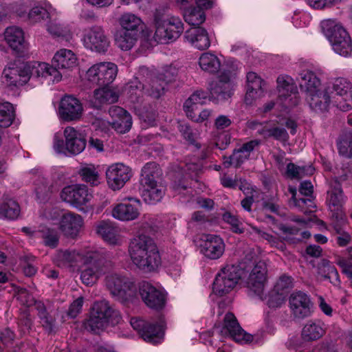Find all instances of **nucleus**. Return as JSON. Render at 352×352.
Masks as SVG:
<instances>
[{
  "label": "nucleus",
  "mask_w": 352,
  "mask_h": 352,
  "mask_svg": "<svg viewBox=\"0 0 352 352\" xmlns=\"http://www.w3.org/2000/svg\"><path fill=\"white\" fill-rule=\"evenodd\" d=\"M85 268L80 274L82 282L86 285H92L102 275L105 277V285L112 296L122 303L132 302L136 298L138 292L135 282L126 276L116 272L109 273L111 264L98 259V254L94 260L88 264H82Z\"/></svg>",
  "instance_id": "1"
},
{
  "label": "nucleus",
  "mask_w": 352,
  "mask_h": 352,
  "mask_svg": "<svg viewBox=\"0 0 352 352\" xmlns=\"http://www.w3.org/2000/svg\"><path fill=\"white\" fill-rule=\"evenodd\" d=\"M234 76L231 72L223 71L209 84L210 94L203 90L194 92L184 104L186 116L197 122L207 120L211 116L212 111L206 109L197 113V105L204 104L208 100L217 103L229 99L234 91Z\"/></svg>",
  "instance_id": "2"
},
{
  "label": "nucleus",
  "mask_w": 352,
  "mask_h": 352,
  "mask_svg": "<svg viewBox=\"0 0 352 352\" xmlns=\"http://www.w3.org/2000/svg\"><path fill=\"white\" fill-rule=\"evenodd\" d=\"M310 109L318 114L329 111L331 106L342 111L352 109V82L343 77L333 78L328 87L306 96Z\"/></svg>",
  "instance_id": "3"
},
{
  "label": "nucleus",
  "mask_w": 352,
  "mask_h": 352,
  "mask_svg": "<svg viewBox=\"0 0 352 352\" xmlns=\"http://www.w3.org/2000/svg\"><path fill=\"white\" fill-rule=\"evenodd\" d=\"M310 109L318 114L329 111L331 106L342 111L352 109V82L343 77L333 78L328 87L306 96Z\"/></svg>",
  "instance_id": "4"
},
{
  "label": "nucleus",
  "mask_w": 352,
  "mask_h": 352,
  "mask_svg": "<svg viewBox=\"0 0 352 352\" xmlns=\"http://www.w3.org/2000/svg\"><path fill=\"white\" fill-rule=\"evenodd\" d=\"M128 253L132 264L144 273L157 272L162 258L153 240L146 234H138L130 241Z\"/></svg>",
  "instance_id": "5"
},
{
  "label": "nucleus",
  "mask_w": 352,
  "mask_h": 352,
  "mask_svg": "<svg viewBox=\"0 0 352 352\" xmlns=\"http://www.w3.org/2000/svg\"><path fill=\"white\" fill-rule=\"evenodd\" d=\"M153 25L155 28L153 38L160 44L175 41L184 32L182 19L163 8H159L154 12Z\"/></svg>",
  "instance_id": "6"
},
{
  "label": "nucleus",
  "mask_w": 352,
  "mask_h": 352,
  "mask_svg": "<svg viewBox=\"0 0 352 352\" xmlns=\"http://www.w3.org/2000/svg\"><path fill=\"white\" fill-rule=\"evenodd\" d=\"M267 266L265 262H258L252 270L246 281L249 294L265 300L270 308L280 307L285 302L286 296L283 293L276 292L273 289L267 296L264 290L267 282Z\"/></svg>",
  "instance_id": "7"
},
{
  "label": "nucleus",
  "mask_w": 352,
  "mask_h": 352,
  "mask_svg": "<svg viewBox=\"0 0 352 352\" xmlns=\"http://www.w3.org/2000/svg\"><path fill=\"white\" fill-rule=\"evenodd\" d=\"M63 139L57 134L54 137L53 149L56 153L72 157L85 151L87 146L86 135L80 129L67 126L63 129Z\"/></svg>",
  "instance_id": "8"
},
{
  "label": "nucleus",
  "mask_w": 352,
  "mask_h": 352,
  "mask_svg": "<svg viewBox=\"0 0 352 352\" xmlns=\"http://www.w3.org/2000/svg\"><path fill=\"white\" fill-rule=\"evenodd\" d=\"M45 218L50 226L58 231L59 229L65 236L74 239L79 234L84 225L82 217L72 212H62L57 208H52L44 213Z\"/></svg>",
  "instance_id": "9"
},
{
  "label": "nucleus",
  "mask_w": 352,
  "mask_h": 352,
  "mask_svg": "<svg viewBox=\"0 0 352 352\" xmlns=\"http://www.w3.org/2000/svg\"><path fill=\"white\" fill-rule=\"evenodd\" d=\"M321 28L336 54L344 57L352 54L351 38L338 22L333 19L324 20L321 22Z\"/></svg>",
  "instance_id": "10"
},
{
  "label": "nucleus",
  "mask_w": 352,
  "mask_h": 352,
  "mask_svg": "<svg viewBox=\"0 0 352 352\" xmlns=\"http://www.w3.org/2000/svg\"><path fill=\"white\" fill-rule=\"evenodd\" d=\"M158 169L155 162L146 164L142 169V197L148 204H155L160 201L165 193V188L155 180Z\"/></svg>",
  "instance_id": "11"
},
{
  "label": "nucleus",
  "mask_w": 352,
  "mask_h": 352,
  "mask_svg": "<svg viewBox=\"0 0 352 352\" xmlns=\"http://www.w3.org/2000/svg\"><path fill=\"white\" fill-rule=\"evenodd\" d=\"M121 319L118 311L112 309L105 300L95 302L89 318L85 323V328L94 333H98L107 324L115 325Z\"/></svg>",
  "instance_id": "12"
},
{
  "label": "nucleus",
  "mask_w": 352,
  "mask_h": 352,
  "mask_svg": "<svg viewBox=\"0 0 352 352\" xmlns=\"http://www.w3.org/2000/svg\"><path fill=\"white\" fill-rule=\"evenodd\" d=\"M60 198L78 210L85 212L91 207L93 195L86 185L75 184L65 186L60 192Z\"/></svg>",
  "instance_id": "13"
},
{
  "label": "nucleus",
  "mask_w": 352,
  "mask_h": 352,
  "mask_svg": "<svg viewBox=\"0 0 352 352\" xmlns=\"http://www.w3.org/2000/svg\"><path fill=\"white\" fill-rule=\"evenodd\" d=\"M124 94L134 104L133 108L140 119L148 125H153L156 118L155 111L142 109L140 107L145 94L144 85H142L138 78H135L124 87Z\"/></svg>",
  "instance_id": "14"
},
{
  "label": "nucleus",
  "mask_w": 352,
  "mask_h": 352,
  "mask_svg": "<svg viewBox=\"0 0 352 352\" xmlns=\"http://www.w3.org/2000/svg\"><path fill=\"white\" fill-rule=\"evenodd\" d=\"M19 8L16 12L21 16L25 14L27 10L30 8L28 18L33 23H40L47 19L60 14V11L45 0L40 1L23 0L19 3Z\"/></svg>",
  "instance_id": "15"
},
{
  "label": "nucleus",
  "mask_w": 352,
  "mask_h": 352,
  "mask_svg": "<svg viewBox=\"0 0 352 352\" xmlns=\"http://www.w3.org/2000/svg\"><path fill=\"white\" fill-rule=\"evenodd\" d=\"M80 41L87 50L99 54H105L110 47V40L100 25H95L85 28Z\"/></svg>",
  "instance_id": "16"
},
{
  "label": "nucleus",
  "mask_w": 352,
  "mask_h": 352,
  "mask_svg": "<svg viewBox=\"0 0 352 352\" xmlns=\"http://www.w3.org/2000/svg\"><path fill=\"white\" fill-rule=\"evenodd\" d=\"M212 333L222 337H230L236 342L241 344L254 342L253 336L247 333L241 329L232 313H227L223 316L222 324H215Z\"/></svg>",
  "instance_id": "17"
},
{
  "label": "nucleus",
  "mask_w": 352,
  "mask_h": 352,
  "mask_svg": "<svg viewBox=\"0 0 352 352\" xmlns=\"http://www.w3.org/2000/svg\"><path fill=\"white\" fill-rule=\"evenodd\" d=\"M130 324L147 342L157 344L160 343L164 336L165 322L160 318L156 324L147 322L139 317L130 319Z\"/></svg>",
  "instance_id": "18"
},
{
  "label": "nucleus",
  "mask_w": 352,
  "mask_h": 352,
  "mask_svg": "<svg viewBox=\"0 0 352 352\" xmlns=\"http://www.w3.org/2000/svg\"><path fill=\"white\" fill-rule=\"evenodd\" d=\"M242 271L238 265H227L217 275L213 283V292L223 296L230 292L241 278Z\"/></svg>",
  "instance_id": "19"
},
{
  "label": "nucleus",
  "mask_w": 352,
  "mask_h": 352,
  "mask_svg": "<svg viewBox=\"0 0 352 352\" xmlns=\"http://www.w3.org/2000/svg\"><path fill=\"white\" fill-rule=\"evenodd\" d=\"M276 90L283 107L293 108L298 104L300 97L294 79L287 74H280L276 79Z\"/></svg>",
  "instance_id": "20"
},
{
  "label": "nucleus",
  "mask_w": 352,
  "mask_h": 352,
  "mask_svg": "<svg viewBox=\"0 0 352 352\" xmlns=\"http://www.w3.org/2000/svg\"><path fill=\"white\" fill-rule=\"evenodd\" d=\"M118 71V66L112 62L96 63L87 70L85 79L92 84L107 85L116 79Z\"/></svg>",
  "instance_id": "21"
},
{
  "label": "nucleus",
  "mask_w": 352,
  "mask_h": 352,
  "mask_svg": "<svg viewBox=\"0 0 352 352\" xmlns=\"http://www.w3.org/2000/svg\"><path fill=\"white\" fill-rule=\"evenodd\" d=\"M96 257V252L84 250H59L54 258L55 263L61 267L78 269L82 264H88Z\"/></svg>",
  "instance_id": "22"
},
{
  "label": "nucleus",
  "mask_w": 352,
  "mask_h": 352,
  "mask_svg": "<svg viewBox=\"0 0 352 352\" xmlns=\"http://www.w3.org/2000/svg\"><path fill=\"white\" fill-rule=\"evenodd\" d=\"M29 80L32 78L41 83L45 81L52 83L58 82L62 79V74L53 64L46 62L33 61L26 63Z\"/></svg>",
  "instance_id": "23"
},
{
  "label": "nucleus",
  "mask_w": 352,
  "mask_h": 352,
  "mask_svg": "<svg viewBox=\"0 0 352 352\" xmlns=\"http://www.w3.org/2000/svg\"><path fill=\"white\" fill-rule=\"evenodd\" d=\"M195 244L204 257L216 260L222 256L226 245L221 237L216 234H204L195 240Z\"/></svg>",
  "instance_id": "24"
},
{
  "label": "nucleus",
  "mask_w": 352,
  "mask_h": 352,
  "mask_svg": "<svg viewBox=\"0 0 352 352\" xmlns=\"http://www.w3.org/2000/svg\"><path fill=\"white\" fill-rule=\"evenodd\" d=\"M133 175L131 168L122 162L110 164L105 172L107 185L113 191L122 188Z\"/></svg>",
  "instance_id": "25"
},
{
  "label": "nucleus",
  "mask_w": 352,
  "mask_h": 352,
  "mask_svg": "<svg viewBox=\"0 0 352 352\" xmlns=\"http://www.w3.org/2000/svg\"><path fill=\"white\" fill-rule=\"evenodd\" d=\"M141 206L139 199L133 197L125 198L122 202L113 206L111 216L120 221H134L140 214Z\"/></svg>",
  "instance_id": "26"
},
{
  "label": "nucleus",
  "mask_w": 352,
  "mask_h": 352,
  "mask_svg": "<svg viewBox=\"0 0 352 352\" xmlns=\"http://www.w3.org/2000/svg\"><path fill=\"white\" fill-rule=\"evenodd\" d=\"M28 76L26 63L11 62L5 66L1 79L7 87H16L25 85L29 80Z\"/></svg>",
  "instance_id": "27"
},
{
  "label": "nucleus",
  "mask_w": 352,
  "mask_h": 352,
  "mask_svg": "<svg viewBox=\"0 0 352 352\" xmlns=\"http://www.w3.org/2000/svg\"><path fill=\"white\" fill-rule=\"evenodd\" d=\"M289 307L292 315L297 319L308 318L314 311V304L309 296L301 291L291 294Z\"/></svg>",
  "instance_id": "28"
},
{
  "label": "nucleus",
  "mask_w": 352,
  "mask_h": 352,
  "mask_svg": "<svg viewBox=\"0 0 352 352\" xmlns=\"http://www.w3.org/2000/svg\"><path fill=\"white\" fill-rule=\"evenodd\" d=\"M139 293L144 303L150 308L162 309L166 303L165 292L151 283L142 281L139 285Z\"/></svg>",
  "instance_id": "29"
},
{
  "label": "nucleus",
  "mask_w": 352,
  "mask_h": 352,
  "mask_svg": "<svg viewBox=\"0 0 352 352\" xmlns=\"http://www.w3.org/2000/svg\"><path fill=\"white\" fill-rule=\"evenodd\" d=\"M83 107L80 100L72 96H65L60 100L58 116L65 122L79 120L82 116Z\"/></svg>",
  "instance_id": "30"
},
{
  "label": "nucleus",
  "mask_w": 352,
  "mask_h": 352,
  "mask_svg": "<svg viewBox=\"0 0 352 352\" xmlns=\"http://www.w3.org/2000/svg\"><path fill=\"white\" fill-rule=\"evenodd\" d=\"M175 74V69L170 66L164 69V73L153 76L150 81L144 85L145 94L153 98H159L164 93L166 82L171 80Z\"/></svg>",
  "instance_id": "31"
},
{
  "label": "nucleus",
  "mask_w": 352,
  "mask_h": 352,
  "mask_svg": "<svg viewBox=\"0 0 352 352\" xmlns=\"http://www.w3.org/2000/svg\"><path fill=\"white\" fill-rule=\"evenodd\" d=\"M4 39L8 46L19 54H23L29 49V43L25 39V33L19 27H8L4 31Z\"/></svg>",
  "instance_id": "32"
},
{
  "label": "nucleus",
  "mask_w": 352,
  "mask_h": 352,
  "mask_svg": "<svg viewBox=\"0 0 352 352\" xmlns=\"http://www.w3.org/2000/svg\"><path fill=\"white\" fill-rule=\"evenodd\" d=\"M249 128L257 130V133L264 138H272L281 142L285 143L289 139L287 131L282 127L272 126L270 123L263 124L256 121L248 122Z\"/></svg>",
  "instance_id": "33"
},
{
  "label": "nucleus",
  "mask_w": 352,
  "mask_h": 352,
  "mask_svg": "<svg viewBox=\"0 0 352 352\" xmlns=\"http://www.w3.org/2000/svg\"><path fill=\"white\" fill-rule=\"evenodd\" d=\"M21 230L30 237L42 238L44 244L50 248H55L58 243V232L54 228H52L49 224L40 226L38 230L30 227H23Z\"/></svg>",
  "instance_id": "34"
},
{
  "label": "nucleus",
  "mask_w": 352,
  "mask_h": 352,
  "mask_svg": "<svg viewBox=\"0 0 352 352\" xmlns=\"http://www.w3.org/2000/svg\"><path fill=\"white\" fill-rule=\"evenodd\" d=\"M112 128L120 133L128 132L132 126V118L130 113L123 108L113 106L109 109Z\"/></svg>",
  "instance_id": "35"
},
{
  "label": "nucleus",
  "mask_w": 352,
  "mask_h": 352,
  "mask_svg": "<svg viewBox=\"0 0 352 352\" xmlns=\"http://www.w3.org/2000/svg\"><path fill=\"white\" fill-rule=\"evenodd\" d=\"M60 14L48 19L45 24V29L47 33L53 38H59L66 41L72 38L73 32L70 25L60 19Z\"/></svg>",
  "instance_id": "36"
},
{
  "label": "nucleus",
  "mask_w": 352,
  "mask_h": 352,
  "mask_svg": "<svg viewBox=\"0 0 352 352\" xmlns=\"http://www.w3.org/2000/svg\"><path fill=\"white\" fill-rule=\"evenodd\" d=\"M327 200L332 216L338 221L343 220L345 217L343 210L345 199L339 184L328 191Z\"/></svg>",
  "instance_id": "37"
},
{
  "label": "nucleus",
  "mask_w": 352,
  "mask_h": 352,
  "mask_svg": "<svg viewBox=\"0 0 352 352\" xmlns=\"http://www.w3.org/2000/svg\"><path fill=\"white\" fill-rule=\"evenodd\" d=\"M263 86L264 81L256 73L251 72L247 74V91L244 99L246 104H252L262 97Z\"/></svg>",
  "instance_id": "38"
},
{
  "label": "nucleus",
  "mask_w": 352,
  "mask_h": 352,
  "mask_svg": "<svg viewBox=\"0 0 352 352\" xmlns=\"http://www.w3.org/2000/svg\"><path fill=\"white\" fill-rule=\"evenodd\" d=\"M52 63L58 71L59 69L70 70L78 65V58L72 50L60 48L54 53Z\"/></svg>",
  "instance_id": "39"
},
{
  "label": "nucleus",
  "mask_w": 352,
  "mask_h": 352,
  "mask_svg": "<svg viewBox=\"0 0 352 352\" xmlns=\"http://www.w3.org/2000/svg\"><path fill=\"white\" fill-rule=\"evenodd\" d=\"M17 299L21 304L26 307L34 305L38 311V316L41 320L43 327L50 328L52 326V319H50L46 313L43 304L41 302H36L33 296L29 294L25 289H20L18 290Z\"/></svg>",
  "instance_id": "40"
},
{
  "label": "nucleus",
  "mask_w": 352,
  "mask_h": 352,
  "mask_svg": "<svg viewBox=\"0 0 352 352\" xmlns=\"http://www.w3.org/2000/svg\"><path fill=\"white\" fill-rule=\"evenodd\" d=\"M298 81L301 91L305 94V96L322 89L320 79L315 72L309 69H304L299 72Z\"/></svg>",
  "instance_id": "41"
},
{
  "label": "nucleus",
  "mask_w": 352,
  "mask_h": 352,
  "mask_svg": "<svg viewBox=\"0 0 352 352\" xmlns=\"http://www.w3.org/2000/svg\"><path fill=\"white\" fill-rule=\"evenodd\" d=\"M184 38L192 47L199 50L208 49L210 41L207 31L201 28H191L185 32Z\"/></svg>",
  "instance_id": "42"
},
{
  "label": "nucleus",
  "mask_w": 352,
  "mask_h": 352,
  "mask_svg": "<svg viewBox=\"0 0 352 352\" xmlns=\"http://www.w3.org/2000/svg\"><path fill=\"white\" fill-rule=\"evenodd\" d=\"M118 98V91L115 88L104 86L94 91L91 104L94 107L100 108L103 104L117 102Z\"/></svg>",
  "instance_id": "43"
},
{
  "label": "nucleus",
  "mask_w": 352,
  "mask_h": 352,
  "mask_svg": "<svg viewBox=\"0 0 352 352\" xmlns=\"http://www.w3.org/2000/svg\"><path fill=\"white\" fill-rule=\"evenodd\" d=\"M96 232L104 241L110 245H120L122 239L118 230L109 223L100 221L96 225Z\"/></svg>",
  "instance_id": "44"
},
{
  "label": "nucleus",
  "mask_w": 352,
  "mask_h": 352,
  "mask_svg": "<svg viewBox=\"0 0 352 352\" xmlns=\"http://www.w3.org/2000/svg\"><path fill=\"white\" fill-rule=\"evenodd\" d=\"M200 69L208 74H215L221 68V61L214 54L204 52L201 54L198 60Z\"/></svg>",
  "instance_id": "45"
},
{
  "label": "nucleus",
  "mask_w": 352,
  "mask_h": 352,
  "mask_svg": "<svg viewBox=\"0 0 352 352\" xmlns=\"http://www.w3.org/2000/svg\"><path fill=\"white\" fill-rule=\"evenodd\" d=\"M82 180L91 186H96L100 184V175L98 167L93 164H82L78 170Z\"/></svg>",
  "instance_id": "46"
},
{
  "label": "nucleus",
  "mask_w": 352,
  "mask_h": 352,
  "mask_svg": "<svg viewBox=\"0 0 352 352\" xmlns=\"http://www.w3.org/2000/svg\"><path fill=\"white\" fill-rule=\"evenodd\" d=\"M121 27L120 30L138 34L139 28L142 23V19L137 15L126 12L120 16L118 20Z\"/></svg>",
  "instance_id": "47"
},
{
  "label": "nucleus",
  "mask_w": 352,
  "mask_h": 352,
  "mask_svg": "<svg viewBox=\"0 0 352 352\" xmlns=\"http://www.w3.org/2000/svg\"><path fill=\"white\" fill-rule=\"evenodd\" d=\"M138 34L118 30L115 34V44L122 51L131 50L137 42Z\"/></svg>",
  "instance_id": "48"
},
{
  "label": "nucleus",
  "mask_w": 352,
  "mask_h": 352,
  "mask_svg": "<svg viewBox=\"0 0 352 352\" xmlns=\"http://www.w3.org/2000/svg\"><path fill=\"white\" fill-rule=\"evenodd\" d=\"M324 329L320 322L308 321L302 330V337L305 340L311 341L320 338Z\"/></svg>",
  "instance_id": "49"
},
{
  "label": "nucleus",
  "mask_w": 352,
  "mask_h": 352,
  "mask_svg": "<svg viewBox=\"0 0 352 352\" xmlns=\"http://www.w3.org/2000/svg\"><path fill=\"white\" fill-rule=\"evenodd\" d=\"M20 211L19 205L14 199H8L0 203V219H15Z\"/></svg>",
  "instance_id": "50"
},
{
  "label": "nucleus",
  "mask_w": 352,
  "mask_h": 352,
  "mask_svg": "<svg viewBox=\"0 0 352 352\" xmlns=\"http://www.w3.org/2000/svg\"><path fill=\"white\" fill-rule=\"evenodd\" d=\"M318 274L323 278H328L331 283H339L338 272L336 267L327 260H322L318 265Z\"/></svg>",
  "instance_id": "51"
},
{
  "label": "nucleus",
  "mask_w": 352,
  "mask_h": 352,
  "mask_svg": "<svg viewBox=\"0 0 352 352\" xmlns=\"http://www.w3.org/2000/svg\"><path fill=\"white\" fill-rule=\"evenodd\" d=\"M204 8L200 7H189L184 10V19L190 25H199L204 22L206 19Z\"/></svg>",
  "instance_id": "52"
},
{
  "label": "nucleus",
  "mask_w": 352,
  "mask_h": 352,
  "mask_svg": "<svg viewBox=\"0 0 352 352\" xmlns=\"http://www.w3.org/2000/svg\"><path fill=\"white\" fill-rule=\"evenodd\" d=\"M13 105L8 102L0 103V127H8L14 119Z\"/></svg>",
  "instance_id": "53"
},
{
  "label": "nucleus",
  "mask_w": 352,
  "mask_h": 352,
  "mask_svg": "<svg viewBox=\"0 0 352 352\" xmlns=\"http://www.w3.org/2000/svg\"><path fill=\"white\" fill-rule=\"evenodd\" d=\"M200 170V166L197 164H188L186 165L185 170L187 172L186 175L182 178H179L177 180H175L173 188V189L177 192L178 193H182V192L187 188V184H186V182L184 181L186 177H192V173L195 175L197 174V172Z\"/></svg>",
  "instance_id": "54"
},
{
  "label": "nucleus",
  "mask_w": 352,
  "mask_h": 352,
  "mask_svg": "<svg viewBox=\"0 0 352 352\" xmlns=\"http://www.w3.org/2000/svg\"><path fill=\"white\" fill-rule=\"evenodd\" d=\"M348 123L352 125V114L348 116ZM338 147L340 155L348 157H352V131L338 142Z\"/></svg>",
  "instance_id": "55"
},
{
  "label": "nucleus",
  "mask_w": 352,
  "mask_h": 352,
  "mask_svg": "<svg viewBox=\"0 0 352 352\" xmlns=\"http://www.w3.org/2000/svg\"><path fill=\"white\" fill-rule=\"evenodd\" d=\"M294 287V281L292 276L282 275L280 276L273 289L276 292L283 293L286 296L287 292Z\"/></svg>",
  "instance_id": "56"
},
{
  "label": "nucleus",
  "mask_w": 352,
  "mask_h": 352,
  "mask_svg": "<svg viewBox=\"0 0 352 352\" xmlns=\"http://www.w3.org/2000/svg\"><path fill=\"white\" fill-rule=\"evenodd\" d=\"M248 157H249L239 148L235 151L228 160H224L223 164L226 167H229L230 166L238 167L248 160Z\"/></svg>",
  "instance_id": "57"
},
{
  "label": "nucleus",
  "mask_w": 352,
  "mask_h": 352,
  "mask_svg": "<svg viewBox=\"0 0 352 352\" xmlns=\"http://www.w3.org/2000/svg\"><path fill=\"white\" fill-rule=\"evenodd\" d=\"M349 258L339 257L337 264L342 268V272L349 278H352V248L349 250Z\"/></svg>",
  "instance_id": "58"
},
{
  "label": "nucleus",
  "mask_w": 352,
  "mask_h": 352,
  "mask_svg": "<svg viewBox=\"0 0 352 352\" xmlns=\"http://www.w3.org/2000/svg\"><path fill=\"white\" fill-rule=\"evenodd\" d=\"M252 228L256 233H257L262 239L269 242L272 246L276 247L282 250H284L283 243L279 239H278L276 237L271 235L269 233L261 231L255 227H253Z\"/></svg>",
  "instance_id": "59"
},
{
  "label": "nucleus",
  "mask_w": 352,
  "mask_h": 352,
  "mask_svg": "<svg viewBox=\"0 0 352 352\" xmlns=\"http://www.w3.org/2000/svg\"><path fill=\"white\" fill-rule=\"evenodd\" d=\"M342 0H306L307 3L312 8L322 10L330 8Z\"/></svg>",
  "instance_id": "60"
},
{
  "label": "nucleus",
  "mask_w": 352,
  "mask_h": 352,
  "mask_svg": "<svg viewBox=\"0 0 352 352\" xmlns=\"http://www.w3.org/2000/svg\"><path fill=\"white\" fill-rule=\"evenodd\" d=\"M223 219L230 224L232 230L235 232L241 233L243 232L241 228V223L236 216L229 212H226L223 215Z\"/></svg>",
  "instance_id": "61"
},
{
  "label": "nucleus",
  "mask_w": 352,
  "mask_h": 352,
  "mask_svg": "<svg viewBox=\"0 0 352 352\" xmlns=\"http://www.w3.org/2000/svg\"><path fill=\"white\" fill-rule=\"evenodd\" d=\"M83 305V298L79 297L70 305L68 310V315L71 318H75L80 312Z\"/></svg>",
  "instance_id": "62"
},
{
  "label": "nucleus",
  "mask_w": 352,
  "mask_h": 352,
  "mask_svg": "<svg viewBox=\"0 0 352 352\" xmlns=\"http://www.w3.org/2000/svg\"><path fill=\"white\" fill-rule=\"evenodd\" d=\"M92 125L96 129L100 130L106 132L112 128L111 121L106 120L105 119L97 117L92 121Z\"/></svg>",
  "instance_id": "63"
},
{
  "label": "nucleus",
  "mask_w": 352,
  "mask_h": 352,
  "mask_svg": "<svg viewBox=\"0 0 352 352\" xmlns=\"http://www.w3.org/2000/svg\"><path fill=\"white\" fill-rule=\"evenodd\" d=\"M14 338V333L10 329H6L0 334V351L8 345Z\"/></svg>",
  "instance_id": "64"
}]
</instances>
